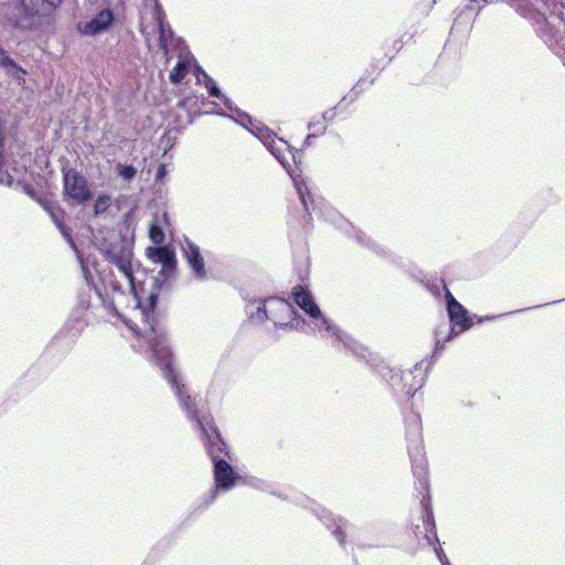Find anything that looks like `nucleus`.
Wrapping results in <instances>:
<instances>
[{"mask_svg":"<svg viewBox=\"0 0 565 565\" xmlns=\"http://www.w3.org/2000/svg\"><path fill=\"white\" fill-rule=\"evenodd\" d=\"M195 77L199 84H204L210 96L220 98L225 107L234 114L231 118L257 137L266 149L284 167L294 180V185L309 218L312 217V214L323 216L324 209L327 207L324 201L321 198L315 196L305 180L294 175L295 170L292 169V163L297 162L298 151L295 150L286 140L277 137V135L263 122L252 118L248 114L239 110L238 108L233 107L231 99L221 93L216 83L201 67H195Z\"/></svg>","mask_w":565,"mask_h":565,"instance_id":"nucleus-1","label":"nucleus"},{"mask_svg":"<svg viewBox=\"0 0 565 565\" xmlns=\"http://www.w3.org/2000/svg\"><path fill=\"white\" fill-rule=\"evenodd\" d=\"M146 255L153 264H160L161 269L153 279V289L147 298V308H141L147 328L143 331V338L150 345L152 359L159 363L164 356L163 348L172 355V352L166 341L164 327L158 321L154 315V308L158 302L159 291L163 284L174 275L177 258L173 248L170 245L151 246L146 249Z\"/></svg>","mask_w":565,"mask_h":565,"instance_id":"nucleus-2","label":"nucleus"},{"mask_svg":"<svg viewBox=\"0 0 565 565\" xmlns=\"http://www.w3.org/2000/svg\"><path fill=\"white\" fill-rule=\"evenodd\" d=\"M162 350L164 353L163 360H160L157 365L177 396L180 406L194 423L195 427L200 429L209 456L212 461H215L216 458H226L228 455L227 446L221 438L211 415L202 412L198 406L196 398L186 394L185 386L181 383L172 365V355L164 348Z\"/></svg>","mask_w":565,"mask_h":565,"instance_id":"nucleus-3","label":"nucleus"},{"mask_svg":"<svg viewBox=\"0 0 565 565\" xmlns=\"http://www.w3.org/2000/svg\"><path fill=\"white\" fill-rule=\"evenodd\" d=\"M292 298L297 306L313 319L315 328L318 332L322 333L324 337L334 338V340L341 343L343 349L349 351L354 358L364 361L372 370H377L380 363L383 362L379 354L372 352L367 347L363 345L324 318L308 290L297 285L292 289Z\"/></svg>","mask_w":565,"mask_h":565,"instance_id":"nucleus-4","label":"nucleus"},{"mask_svg":"<svg viewBox=\"0 0 565 565\" xmlns=\"http://www.w3.org/2000/svg\"><path fill=\"white\" fill-rule=\"evenodd\" d=\"M62 3L63 0H12V8L3 11L1 22L14 31H36Z\"/></svg>","mask_w":565,"mask_h":565,"instance_id":"nucleus-5","label":"nucleus"},{"mask_svg":"<svg viewBox=\"0 0 565 565\" xmlns=\"http://www.w3.org/2000/svg\"><path fill=\"white\" fill-rule=\"evenodd\" d=\"M246 312L250 320L256 322L270 320L276 328L298 330L305 324V320L295 311L291 303L278 297L250 301Z\"/></svg>","mask_w":565,"mask_h":565,"instance_id":"nucleus-6","label":"nucleus"},{"mask_svg":"<svg viewBox=\"0 0 565 565\" xmlns=\"http://www.w3.org/2000/svg\"><path fill=\"white\" fill-rule=\"evenodd\" d=\"M104 257L115 265L124 277L132 285V246L122 236L116 235L115 239L100 248Z\"/></svg>","mask_w":565,"mask_h":565,"instance_id":"nucleus-7","label":"nucleus"},{"mask_svg":"<svg viewBox=\"0 0 565 565\" xmlns=\"http://www.w3.org/2000/svg\"><path fill=\"white\" fill-rule=\"evenodd\" d=\"M306 508L310 509L315 515L326 525V527L331 532L333 537L338 541L341 546H344L347 543V533H349L353 526L343 518L334 515L320 504L315 501L306 498Z\"/></svg>","mask_w":565,"mask_h":565,"instance_id":"nucleus-8","label":"nucleus"},{"mask_svg":"<svg viewBox=\"0 0 565 565\" xmlns=\"http://www.w3.org/2000/svg\"><path fill=\"white\" fill-rule=\"evenodd\" d=\"M214 487L204 499V507H209L216 499L220 492H227L234 488L237 475L226 458H216L213 461Z\"/></svg>","mask_w":565,"mask_h":565,"instance_id":"nucleus-9","label":"nucleus"},{"mask_svg":"<svg viewBox=\"0 0 565 565\" xmlns=\"http://www.w3.org/2000/svg\"><path fill=\"white\" fill-rule=\"evenodd\" d=\"M64 194L75 204H81L92 198L87 181L75 169L64 171L63 175Z\"/></svg>","mask_w":565,"mask_h":565,"instance_id":"nucleus-10","label":"nucleus"},{"mask_svg":"<svg viewBox=\"0 0 565 565\" xmlns=\"http://www.w3.org/2000/svg\"><path fill=\"white\" fill-rule=\"evenodd\" d=\"M152 18L158 26L159 45L166 55L172 47H179L181 40L175 38L170 24L166 21V14L158 0H153Z\"/></svg>","mask_w":565,"mask_h":565,"instance_id":"nucleus-11","label":"nucleus"},{"mask_svg":"<svg viewBox=\"0 0 565 565\" xmlns=\"http://www.w3.org/2000/svg\"><path fill=\"white\" fill-rule=\"evenodd\" d=\"M181 249L194 278L199 281H204L207 278V273L200 247L185 237L181 244Z\"/></svg>","mask_w":565,"mask_h":565,"instance_id":"nucleus-12","label":"nucleus"},{"mask_svg":"<svg viewBox=\"0 0 565 565\" xmlns=\"http://www.w3.org/2000/svg\"><path fill=\"white\" fill-rule=\"evenodd\" d=\"M113 22V11L109 9H103L90 21L78 23L77 30L83 35L94 36L106 31Z\"/></svg>","mask_w":565,"mask_h":565,"instance_id":"nucleus-13","label":"nucleus"},{"mask_svg":"<svg viewBox=\"0 0 565 565\" xmlns=\"http://www.w3.org/2000/svg\"><path fill=\"white\" fill-rule=\"evenodd\" d=\"M195 67H201L193 55L189 52H180L179 60L175 66L170 72L169 78L173 84H179L183 81L186 74L192 73L195 76Z\"/></svg>","mask_w":565,"mask_h":565,"instance_id":"nucleus-14","label":"nucleus"},{"mask_svg":"<svg viewBox=\"0 0 565 565\" xmlns=\"http://www.w3.org/2000/svg\"><path fill=\"white\" fill-rule=\"evenodd\" d=\"M447 309L451 322L460 327V331L468 329L471 326V321L467 316V311L454 298V296L447 291Z\"/></svg>","mask_w":565,"mask_h":565,"instance_id":"nucleus-15","label":"nucleus"},{"mask_svg":"<svg viewBox=\"0 0 565 565\" xmlns=\"http://www.w3.org/2000/svg\"><path fill=\"white\" fill-rule=\"evenodd\" d=\"M423 531H420L419 526H416V535L423 534L424 539L427 541L428 544H433L434 540L437 539L436 532H435V522L433 518V513L428 510V508L425 505V513L423 516Z\"/></svg>","mask_w":565,"mask_h":565,"instance_id":"nucleus-16","label":"nucleus"},{"mask_svg":"<svg viewBox=\"0 0 565 565\" xmlns=\"http://www.w3.org/2000/svg\"><path fill=\"white\" fill-rule=\"evenodd\" d=\"M166 221L167 214H163L161 217L158 215L154 216L152 222L150 223L149 238L156 246L162 245L164 242L166 235L162 228V223Z\"/></svg>","mask_w":565,"mask_h":565,"instance_id":"nucleus-17","label":"nucleus"},{"mask_svg":"<svg viewBox=\"0 0 565 565\" xmlns=\"http://www.w3.org/2000/svg\"><path fill=\"white\" fill-rule=\"evenodd\" d=\"M0 66L8 72L14 70V77L18 79H23L24 75L26 74V72L15 63V61L7 53L2 46H0Z\"/></svg>","mask_w":565,"mask_h":565,"instance_id":"nucleus-18","label":"nucleus"},{"mask_svg":"<svg viewBox=\"0 0 565 565\" xmlns=\"http://www.w3.org/2000/svg\"><path fill=\"white\" fill-rule=\"evenodd\" d=\"M111 292H113V297L111 299H104L103 298V303L106 308H108L109 310L114 311L117 313V309H116V298L118 297H124L125 296V291L122 290L120 284L118 281H109V285L108 287Z\"/></svg>","mask_w":565,"mask_h":565,"instance_id":"nucleus-19","label":"nucleus"},{"mask_svg":"<svg viewBox=\"0 0 565 565\" xmlns=\"http://www.w3.org/2000/svg\"><path fill=\"white\" fill-rule=\"evenodd\" d=\"M46 211L50 213V215L52 216L54 223L56 224L57 228L61 231L62 235L66 238L67 243L71 245V247L73 248V250L76 253L77 255V258L79 260L81 264H83V260H82V256L79 255L77 248H76V245L75 243L73 242L71 235L68 234V232L66 231V228L62 225V223L60 222L58 220V216H57V213L53 210V209H50V207H45ZM82 267L84 268V265H82Z\"/></svg>","mask_w":565,"mask_h":565,"instance_id":"nucleus-20","label":"nucleus"},{"mask_svg":"<svg viewBox=\"0 0 565 565\" xmlns=\"http://www.w3.org/2000/svg\"><path fill=\"white\" fill-rule=\"evenodd\" d=\"M115 170L117 175L127 182H130L137 175V169L131 164L117 163Z\"/></svg>","mask_w":565,"mask_h":565,"instance_id":"nucleus-21","label":"nucleus"},{"mask_svg":"<svg viewBox=\"0 0 565 565\" xmlns=\"http://www.w3.org/2000/svg\"><path fill=\"white\" fill-rule=\"evenodd\" d=\"M111 203V198L106 194L98 195L94 203V212L96 215L105 213Z\"/></svg>","mask_w":565,"mask_h":565,"instance_id":"nucleus-22","label":"nucleus"},{"mask_svg":"<svg viewBox=\"0 0 565 565\" xmlns=\"http://www.w3.org/2000/svg\"><path fill=\"white\" fill-rule=\"evenodd\" d=\"M308 129L311 134H316V137L322 135L327 130V125L320 119H312L308 122Z\"/></svg>","mask_w":565,"mask_h":565,"instance_id":"nucleus-23","label":"nucleus"},{"mask_svg":"<svg viewBox=\"0 0 565 565\" xmlns=\"http://www.w3.org/2000/svg\"><path fill=\"white\" fill-rule=\"evenodd\" d=\"M367 83V81L365 78H361L354 86L353 88L351 89V93L348 95V98H350V100H354L355 98H358V96L362 93L363 88H364V85Z\"/></svg>","mask_w":565,"mask_h":565,"instance_id":"nucleus-24","label":"nucleus"},{"mask_svg":"<svg viewBox=\"0 0 565 565\" xmlns=\"http://www.w3.org/2000/svg\"><path fill=\"white\" fill-rule=\"evenodd\" d=\"M167 175V167L164 164H160L157 169V173H156V180L157 181H163V179L166 178Z\"/></svg>","mask_w":565,"mask_h":565,"instance_id":"nucleus-25","label":"nucleus"},{"mask_svg":"<svg viewBox=\"0 0 565 565\" xmlns=\"http://www.w3.org/2000/svg\"><path fill=\"white\" fill-rule=\"evenodd\" d=\"M335 116V111H334V108L332 109H328L326 110L322 115H321V118H319L320 120H322L323 122L324 121H330L334 118Z\"/></svg>","mask_w":565,"mask_h":565,"instance_id":"nucleus-26","label":"nucleus"},{"mask_svg":"<svg viewBox=\"0 0 565 565\" xmlns=\"http://www.w3.org/2000/svg\"><path fill=\"white\" fill-rule=\"evenodd\" d=\"M436 551V554L441 563V565H450L448 558L446 557V555L443 553V551H439V550H435Z\"/></svg>","mask_w":565,"mask_h":565,"instance_id":"nucleus-27","label":"nucleus"},{"mask_svg":"<svg viewBox=\"0 0 565 565\" xmlns=\"http://www.w3.org/2000/svg\"><path fill=\"white\" fill-rule=\"evenodd\" d=\"M12 182H13V179L11 175H9V174L0 175V183L11 185Z\"/></svg>","mask_w":565,"mask_h":565,"instance_id":"nucleus-28","label":"nucleus"},{"mask_svg":"<svg viewBox=\"0 0 565 565\" xmlns=\"http://www.w3.org/2000/svg\"><path fill=\"white\" fill-rule=\"evenodd\" d=\"M312 138H316V134H309L306 139H305V142H303V147H308L310 145V140Z\"/></svg>","mask_w":565,"mask_h":565,"instance_id":"nucleus-29","label":"nucleus"},{"mask_svg":"<svg viewBox=\"0 0 565 565\" xmlns=\"http://www.w3.org/2000/svg\"><path fill=\"white\" fill-rule=\"evenodd\" d=\"M412 375V373H405L403 375V381L407 383V377H409Z\"/></svg>","mask_w":565,"mask_h":565,"instance_id":"nucleus-30","label":"nucleus"},{"mask_svg":"<svg viewBox=\"0 0 565 565\" xmlns=\"http://www.w3.org/2000/svg\"><path fill=\"white\" fill-rule=\"evenodd\" d=\"M358 239H359L361 243H363V241H362V236H361L360 234L358 235Z\"/></svg>","mask_w":565,"mask_h":565,"instance_id":"nucleus-31","label":"nucleus"}]
</instances>
